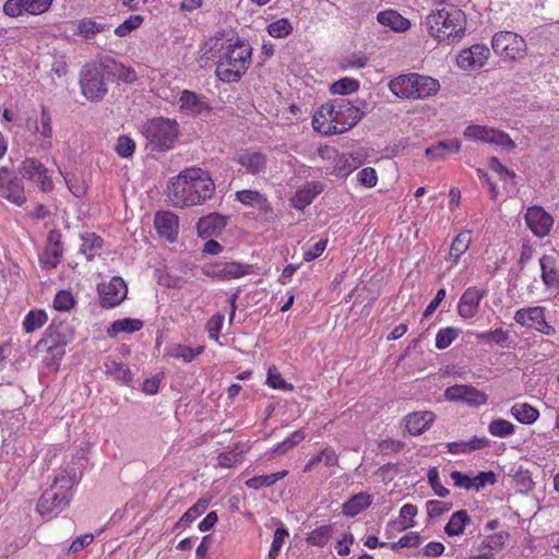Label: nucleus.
<instances>
[{
  "instance_id": "393cba45",
  "label": "nucleus",
  "mask_w": 559,
  "mask_h": 559,
  "mask_svg": "<svg viewBox=\"0 0 559 559\" xmlns=\"http://www.w3.org/2000/svg\"><path fill=\"white\" fill-rule=\"evenodd\" d=\"M485 294L483 289L468 287L460 298L457 305L459 314L464 319L474 318L478 312L480 301Z\"/></svg>"
},
{
  "instance_id": "09e8293b",
  "label": "nucleus",
  "mask_w": 559,
  "mask_h": 559,
  "mask_svg": "<svg viewBox=\"0 0 559 559\" xmlns=\"http://www.w3.org/2000/svg\"><path fill=\"white\" fill-rule=\"evenodd\" d=\"M104 28V25L98 24L93 20L83 19L79 21L75 34L86 39H91L98 33L103 32Z\"/></svg>"
},
{
  "instance_id": "6e6552de",
  "label": "nucleus",
  "mask_w": 559,
  "mask_h": 559,
  "mask_svg": "<svg viewBox=\"0 0 559 559\" xmlns=\"http://www.w3.org/2000/svg\"><path fill=\"white\" fill-rule=\"evenodd\" d=\"M491 47L503 61L523 59L527 49L526 40L518 33L510 31L496 33L491 40Z\"/></svg>"
},
{
  "instance_id": "2eb2a0df",
  "label": "nucleus",
  "mask_w": 559,
  "mask_h": 559,
  "mask_svg": "<svg viewBox=\"0 0 559 559\" xmlns=\"http://www.w3.org/2000/svg\"><path fill=\"white\" fill-rule=\"evenodd\" d=\"M52 0H7L3 4V13L10 17L23 14L40 15L49 10Z\"/></svg>"
},
{
  "instance_id": "8fccbe9b",
  "label": "nucleus",
  "mask_w": 559,
  "mask_h": 559,
  "mask_svg": "<svg viewBox=\"0 0 559 559\" xmlns=\"http://www.w3.org/2000/svg\"><path fill=\"white\" fill-rule=\"evenodd\" d=\"M293 32V25L288 19H278L267 25V33L274 38H284Z\"/></svg>"
},
{
  "instance_id": "c9c22d12",
  "label": "nucleus",
  "mask_w": 559,
  "mask_h": 559,
  "mask_svg": "<svg viewBox=\"0 0 559 559\" xmlns=\"http://www.w3.org/2000/svg\"><path fill=\"white\" fill-rule=\"evenodd\" d=\"M225 226V218L216 213L200 218L198 222V231L202 237H209Z\"/></svg>"
},
{
  "instance_id": "c85d7f7f",
  "label": "nucleus",
  "mask_w": 559,
  "mask_h": 559,
  "mask_svg": "<svg viewBox=\"0 0 559 559\" xmlns=\"http://www.w3.org/2000/svg\"><path fill=\"white\" fill-rule=\"evenodd\" d=\"M377 21L383 26L390 27L395 32H405L411 27V22L395 10L379 12Z\"/></svg>"
},
{
  "instance_id": "680f3d73",
  "label": "nucleus",
  "mask_w": 559,
  "mask_h": 559,
  "mask_svg": "<svg viewBox=\"0 0 559 559\" xmlns=\"http://www.w3.org/2000/svg\"><path fill=\"white\" fill-rule=\"evenodd\" d=\"M224 316L216 313L212 316L205 325V330L209 334V337L215 342H218L219 333L223 328Z\"/></svg>"
},
{
  "instance_id": "f03ea898",
  "label": "nucleus",
  "mask_w": 559,
  "mask_h": 559,
  "mask_svg": "<svg viewBox=\"0 0 559 559\" xmlns=\"http://www.w3.org/2000/svg\"><path fill=\"white\" fill-rule=\"evenodd\" d=\"M79 481L80 476L74 466H61L56 471L50 487L39 497L36 511L41 516L56 518L69 508Z\"/></svg>"
},
{
  "instance_id": "864d4df0",
  "label": "nucleus",
  "mask_w": 559,
  "mask_h": 559,
  "mask_svg": "<svg viewBox=\"0 0 559 559\" xmlns=\"http://www.w3.org/2000/svg\"><path fill=\"white\" fill-rule=\"evenodd\" d=\"M242 462V450H238V447L231 451L221 453L217 456V464L224 468H231L239 465Z\"/></svg>"
},
{
  "instance_id": "473e14b6",
  "label": "nucleus",
  "mask_w": 559,
  "mask_h": 559,
  "mask_svg": "<svg viewBox=\"0 0 559 559\" xmlns=\"http://www.w3.org/2000/svg\"><path fill=\"white\" fill-rule=\"evenodd\" d=\"M469 523L471 518L466 510L456 511L451 515L444 527V532L451 537L461 536L464 533L466 525Z\"/></svg>"
},
{
  "instance_id": "0e129e2a",
  "label": "nucleus",
  "mask_w": 559,
  "mask_h": 559,
  "mask_svg": "<svg viewBox=\"0 0 559 559\" xmlns=\"http://www.w3.org/2000/svg\"><path fill=\"white\" fill-rule=\"evenodd\" d=\"M74 305L73 296L68 290H60L56 294L53 299V308L59 311H68Z\"/></svg>"
},
{
  "instance_id": "a18cd8bd",
  "label": "nucleus",
  "mask_w": 559,
  "mask_h": 559,
  "mask_svg": "<svg viewBox=\"0 0 559 559\" xmlns=\"http://www.w3.org/2000/svg\"><path fill=\"white\" fill-rule=\"evenodd\" d=\"M333 535L332 525H322L311 531L307 537V542L310 545L323 547L328 544Z\"/></svg>"
},
{
  "instance_id": "a19ab883",
  "label": "nucleus",
  "mask_w": 559,
  "mask_h": 559,
  "mask_svg": "<svg viewBox=\"0 0 559 559\" xmlns=\"http://www.w3.org/2000/svg\"><path fill=\"white\" fill-rule=\"evenodd\" d=\"M508 538L509 534L507 532L488 535L480 542L481 549L488 550L496 556L504 548Z\"/></svg>"
},
{
  "instance_id": "4be33fe9",
  "label": "nucleus",
  "mask_w": 559,
  "mask_h": 559,
  "mask_svg": "<svg viewBox=\"0 0 559 559\" xmlns=\"http://www.w3.org/2000/svg\"><path fill=\"white\" fill-rule=\"evenodd\" d=\"M540 277L545 288L551 293L559 292V255L544 254L539 258Z\"/></svg>"
},
{
  "instance_id": "f3484780",
  "label": "nucleus",
  "mask_w": 559,
  "mask_h": 559,
  "mask_svg": "<svg viewBox=\"0 0 559 559\" xmlns=\"http://www.w3.org/2000/svg\"><path fill=\"white\" fill-rule=\"evenodd\" d=\"M234 160L243 168L246 174L252 176L264 174L269 162L265 153L252 148L239 151Z\"/></svg>"
},
{
  "instance_id": "de8ad7c7",
  "label": "nucleus",
  "mask_w": 559,
  "mask_h": 559,
  "mask_svg": "<svg viewBox=\"0 0 559 559\" xmlns=\"http://www.w3.org/2000/svg\"><path fill=\"white\" fill-rule=\"evenodd\" d=\"M209 506L205 499L198 500L191 508H189L178 521V525L187 526L192 523L197 518L203 514Z\"/></svg>"
},
{
  "instance_id": "1a4fd4ad",
  "label": "nucleus",
  "mask_w": 559,
  "mask_h": 559,
  "mask_svg": "<svg viewBox=\"0 0 559 559\" xmlns=\"http://www.w3.org/2000/svg\"><path fill=\"white\" fill-rule=\"evenodd\" d=\"M106 73L102 63L88 64L81 72L80 85L82 94L91 102H99L107 94Z\"/></svg>"
},
{
  "instance_id": "9b49d317",
  "label": "nucleus",
  "mask_w": 559,
  "mask_h": 559,
  "mask_svg": "<svg viewBox=\"0 0 559 559\" xmlns=\"http://www.w3.org/2000/svg\"><path fill=\"white\" fill-rule=\"evenodd\" d=\"M514 321L521 326L552 336L555 328L546 321V308L542 306L525 307L515 311Z\"/></svg>"
},
{
  "instance_id": "9d476101",
  "label": "nucleus",
  "mask_w": 559,
  "mask_h": 559,
  "mask_svg": "<svg viewBox=\"0 0 559 559\" xmlns=\"http://www.w3.org/2000/svg\"><path fill=\"white\" fill-rule=\"evenodd\" d=\"M464 136L471 141L493 144L511 152L516 145L510 135L501 130L479 124H471L464 130Z\"/></svg>"
},
{
  "instance_id": "e2e57ef3",
  "label": "nucleus",
  "mask_w": 559,
  "mask_h": 559,
  "mask_svg": "<svg viewBox=\"0 0 559 559\" xmlns=\"http://www.w3.org/2000/svg\"><path fill=\"white\" fill-rule=\"evenodd\" d=\"M427 479L432 490L438 497L445 498L449 495V489L443 487L440 483L439 471L437 467H430L427 473Z\"/></svg>"
},
{
  "instance_id": "bb28decb",
  "label": "nucleus",
  "mask_w": 559,
  "mask_h": 559,
  "mask_svg": "<svg viewBox=\"0 0 559 559\" xmlns=\"http://www.w3.org/2000/svg\"><path fill=\"white\" fill-rule=\"evenodd\" d=\"M179 108L182 112L190 116L201 115L209 109L204 96L198 95L194 92L185 90L179 97Z\"/></svg>"
},
{
  "instance_id": "f704fd0d",
  "label": "nucleus",
  "mask_w": 559,
  "mask_h": 559,
  "mask_svg": "<svg viewBox=\"0 0 559 559\" xmlns=\"http://www.w3.org/2000/svg\"><path fill=\"white\" fill-rule=\"evenodd\" d=\"M510 414L521 424L531 425L535 423L539 417V412L528 403L514 404Z\"/></svg>"
},
{
  "instance_id": "a211bd4d",
  "label": "nucleus",
  "mask_w": 559,
  "mask_h": 559,
  "mask_svg": "<svg viewBox=\"0 0 559 559\" xmlns=\"http://www.w3.org/2000/svg\"><path fill=\"white\" fill-rule=\"evenodd\" d=\"M99 302L104 308H114L127 297V285L121 277H112L108 283L99 286Z\"/></svg>"
},
{
  "instance_id": "ea45409f",
  "label": "nucleus",
  "mask_w": 559,
  "mask_h": 559,
  "mask_svg": "<svg viewBox=\"0 0 559 559\" xmlns=\"http://www.w3.org/2000/svg\"><path fill=\"white\" fill-rule=\"evenodd\" d=\"M82 245L80 248L87 260H92L103 247V239L94 233H87L82 236Z\"/></svg>"
},
{
  "instance_id": "f8f14e48",
  "label": "nucleus",
  "mask_w": 559,
  "mask_h": 559,
  "mask_svg": "<svg viewBox=\"0 0 559 559\" xmlns=\"http://www.w3.org/2000/svg\"><path fill=\"white\" fill-rule=\"evenodd\" d=\"M0 197L17 206L27 200L23 179L12 175L7 167L0 168Z\"/></svg>"
},
{
  "instance_id": "cd10ccee",
  "label": "nucleus",
  "mask_w": 559,
  "mask_h": 559,
  "mask_svg": "<svg viewBox=\"0 0 559 559\" xmlns=\"http://www.w3.org/2000/svg\"><path fill=\"white\" fill-rule=\"evenodd\" d=\"M323 191V186L319 181L306 182L292 199V204L297 210H302L308 206L316 195Z\"/></svg>"
},
{
  "instance_id": "052dcab7",
  "label": "nucleus",
  "mask_w": 559,
  "mask_h": 559,
  "mask_svg": "<svg viewBox=\"0 0 559 559\" xmlns=\"http://www.w3.org/2000/svg\"><path fill=\"white\" fill-rule=\"evenodd\" d=\"M142 22L143 17L141 15H131L115 28V34L119 37H124L133 29L138 28Z\"/></svg>"
},
{
  "instance_id": "13d9d810",
  "label": "nucleus",
  "mask_w": 559,
  "mask_h": 559,
  "mask_svg": "<svg viewBox=\"0 0 559 559\" xmlns=\"http://www.w3.org/2000/svg\"><path fill=\"white\" fill-rule=\"evenodd\" d=\"M135 142L130 136L120 135L115 145V150L120 157L128 158L133 155L135 151Z\"/></svg>"
},
{
  "instance_id": "69168bd1",
  "label": "nucleus",
  "mask_w": 559,
  "mask_h": 559,
  "mask_svg": "<svg viewBox=\"0 0 559 559\" xmlns=\"http://www.w3.org/2000/svg\"><path fill=\"white\" fill-rule=\"evenodd\" d=\"M496 483V474L491 471L480 472L475 477H471V489L480 490L489 484Z\"/></svg>"
},
{
  "instance_id": "e433bc0d",
  "label": "nucleus",
  "mask_w": 559,
  "mask_h": 559,
  "mask_svg": "<svg viewBox=\"0 0 559 559\" xmlns=\"http://www.w3.org/2000/svg\"><path fill=\"white\" fill-rule=\"evenodd\" d=\"M143 328V322L139 319L124 318L114 321L107 329L109 337H116L119 333H133Z\"/></svg>"
},
{
  "instance_id": "72a5a7b5",
  "label": "nucleus",
  "mask_w": 559,
  "mask_h": 559,
  "mask_svg": "<svg viewBox=\"0 0 559 559\" xmlns=\"http://www.w3.org/2000/svg\"><path fill=\"white\" fill-rule=\"evenodd\" d=\"M204 352V346L199 345L194 348L187 345L177 344L166 349L165 355L171 358L182 359L189 364Z\"/></svg>"
},
{
  "instance_id": "b1692460",
  "label": "nucleus",
  "mask_w": 559,
  "mask_h": 559,
  "mask_svg": "<svg viewBox=\"0 0 559 559\" xmlns=\"http://www.w3.org/2000/svg\"><path fill=\"white\" fill-rule=\"evenodd\" d=\"M435 420V413L430 411H420L406 415L403 418V424L411 436H420L431 427Z\"/></svg>"
},
{
  "instance_id": "49530a36",
  "label": "nucleus",
  "mask_w": 559,
  "mask_h": 559,
  "mask_svg": "<svg viewBox=\"0 0 559 559\" xmlns=\"http://www.w3.org/2000/svg\"><path fill=\"white\" fill-rule=\"evenodd\" d=\"M359 82L352 78H342L330 86V92L335 95H347L357 92Z\"/></svg>"
},
{
  "instance_id": "79ce46f5",
  "label": "nucleus",
  "mask_w": 559,
  "mask_h": 559,
  "mask_svg": "<svg viewBox=\"0 0 559 559\" xmlns=\"http://www.w3.org/2000/svg\"><path fill=\"white\" fill-rule=\"evenodd\" d=\"M287 471H281L269 475L253 476L246 480V486L250 489L255 490L262 487H269L275 484L277 480L283 479L287 475Z\"/></svg>"
},
{
  "instance_id": "58836bf2",
  "label": "nucleus",
  "mask_w": 559,
  "mask_h": 559,
  "mask_svg": "<svg viewBox=\"0 0 559 559\" xmlns=\"http://www.w3.org/2000/svg\"><path fill=\"white\" fill-rule=\"evenodd\" d=\"M35 131L41 139V147L50 148L52 138L51 117L45 109L41 111L40 119L36 123Z\"/></svg>"
},
{
  "instance_id": "7ed1b4c3",
  "label": "nucleus",
  "mask_w": 559,
  "mask_h": 559,
  "mask_svg": "<svg viewBox=\"0 0 559 559\" xmlns=\"http://www.w3.org/2000/svg\"><path fill=\"white\" fill-rule=\"evenodd\" d=\"M362 118L360 109L345 98L322 105L312 117V127L323 135L343 133Z\"/></svg>"
},
{
  "instance_id": "423d86ee",
  "label": "nucleus",
  "mask_w": 559,
  "mask_h": 559,
  "mask_svg": "<svg viewBox=\"0 0 559 559\" xmlns=\"http://www.w3.org/2000/svg\"><path fill=\"white\" fill-rule=\"evenodd\" d=\"M151 152L164 153L173 150L178 141L180 130L176 119L157 117L148 119L141 127Z\"/></svg>"
},
{
  "instance_id": "5fc2aeb1",
  "label": "nucleus",
  "mask_w": 559,
  "mask_h": 559,
  "mask_svg": "<svg viewBox=\"0 0 559 559\" xmlns=\"http://www.w3.org/2000/svg\"><path fill=\"white\" fill-rule=\"evenodd\" d=\"M106 372L110 374L115 380L129 382L131 380V372L128 367L123 364L109 361L105 365Z\"/></svg>"
},
{
  "instance_id": "774afa93",
  "label": "nucleus",
  "mask_w": 559,
  "mask_h": 559,
  "mask_svg": "<svg viewBox=\"0 0 559 559\" xmlns=\"http://www.w3.org/2000/svg\"><path fill=\"white\" fill-rule=\"evenodd\" d=\"M357 179L362 186L372 188L378 182L377 171L372 167L362 168L358 171Z\"/></svg>"
},
{
  "instance_id": "6ab92c4d",
  "label": "nucleus",
  "mask_w": 559,
  "mask_h": 559,
  "mask_svg": "<svg viewBox=\"0 0 559 559\" xmlns=\"http://www.w3.org/2000/svg\"><path fill=\"white\" fill-rule=\"evenodd\" d=\"M489 55L490 50L486 45L475 44L468 48L462 49L457 56L456 62L462 70H476L487 62Z\"/></svg>"
},
{
  "instance_id": "2f4dec72",
  "label": "nucleus",
  "mask_w": 559,
  "mask_h": 559,
  "mask_svg": "<svg viewBox=\"0 0 559 559\" xmlns=\"http://www.w3.org/2000/svg\"><path fill=\"white\" fill-rule=\"evenodd\" d=\"M372 502V498L367 492L354 495L348 501L343 503L342 511L347 516H355L366 510Z\"/></svg>"
},
{
  "instance_id": "bf43d9fd",
  "label": "nucleus",
  "mask_w": 559,
  "mask_h": 559,
  "mask_svg": "<svg viewBox=\"0 0 559 559\" xmlns=\"http://www.w3.org/2000/svg\"><path fill=\"white\" fill-rule=\"evenodd\" d=\"M266 383L269 386L273 389H278L283 391H292L294 388L290 383L286 382L282 378L281 373L277 371L275 367L269 368Z\"/></svg>"
},
{
  "instance_id": "412c9836",
  "label": "nucleus",
  "mask_w": 559,
  "mask_h": 559,
  "mask_svg": "<svg viewBox=\"0 0 559 559\" xmlns=\"http://www.w3.org/2000/svg\"><path fill=\"white\" fill-rule=\"evenodd\" d=\"M237 37L238 36L235 34L225 31L216 32L202 44L200 53L206 60L214 58L219 59V56L227 50V47L231 45V41H235Z\"/></svg>"
},
{
  "instance_id": "603ef678",
  "label": "nucleus",
  "mask_w": 559,
  "mask_h": 559,
  "mask_svg": "<svg viewBox=\"0 0 559 559\" xmlns=\"http://www.w3.org/2000/svg\"><path fill=\"white\" fill-rule=\"evenodd\" d=\"M62 255V249L58 241L53 245H50L41 254L40 261L48 269H53L58 265L60 258Z\"/></svg>"
},
{
  "instance_id": "3c124183",
  "label": "nucleus",
  "mask_w": 559,
  "mask_h": 559,
  "mask_svg": "<svg viewBox=\"0 0 559 559\" xmlns=\"http://www.w3.org/2000/svg\"><path fill=\"white\" fill-rule=\"evenodd\" d=\"M459 335L460 330L456 328L448 326L440 329L436 335V347L438 349L448 348Z\"/></svg>"
},
{
  "instance_id": "a878e982",
  "label": "nucleus",
  "mask_w": 559,
  "mask_h": 559,
  "mask_svg": "<svg viewBox=\"0 0 559 559\" xmlns=\"http://www.w3.org/2000/svg\"><path fill=\"white\" fill-rule=\"evenodd\" d=\"M154 225L159 236L165 237L170 242L176 240L178 235V217L174 213H157Z\"/></svg>"
},
{
  "instance_id": "4c0bfd02",
  "label": "nucleus",
  "mask_w": 559,
  "mask_h": 559,
  "mask_svg": "<svg viewBox=\"0 0 559 559\" xmlns=\"http://www.w3.org/2000/svg\"><path fill=\"white\" fill-rule=\"evenodd\" d=\"M236 200L247 206H257L260 210H269L266 198L257 190H241L236 193Z\"/></svg>"
},
{
  "instance_id": "c03bdc74",
  "label": "nucleus",
  "mask_w": 559,
  "mask_h": 559,
  "mask_svg": "<svg viewBox=\"0 0 559 559\" xmlns=\"http://www.w3.org/2000/svg\"><path fill=\"white\" fill-rule=\"evenodd\" d=\"M488 431L493 437L507 438L515 432V426L507 419L497 418L489 423Z\"/></svg>"
},
{
  "instance_id": "c756f323",
  "label": "nucleus",
  "mask_w": 559,
  "mask_h": 559,
  "mask_svg": "<svg viewBox=\"0 0 559 559\" xmlns=\"http://www.w3.org/2000/svg\"><path fill=\"white\" fill-rule=\"evenodd\" d=\"M361 160L353 154H336L333 159L332 173L337 177H347L359 167Z\"/></svg>"
},
{
  "instance_id": "aec40b11",
  "label": "nucleus",
  "mask_w": 559,
  "mask_h": 559,
  "mask_svg": "<svg viewBox=\"0 0 559 559\" xmlns=\"http://www.w3.org/2000/svg\"><path fill=\"white\" fill-rule=\"evenodd\" d=\"M524 218L527 227L538 238L547 236L554 225L552 216L537 205L528 207Z\"/></svg>"
},
{
  "instance_id": "39448f33",
  "label": "nucleus",
  "mask_w": 559,
  "mask_h": 559,
  "mask_svg": "<svg viewBox=\"0 0 559 559\" xmlns=\"http://www.w3.org/2000/svg\"><path fill=\"white\" fill-rule=\"evenodd\" d=\"M252 58L250 44L237 37L216 60V75L224 83L238 82L249 69Z\"/></svg>"
},
{
  "instance_id": "6e6d98bb",
  "label": "nucleus",
  "mask_w": 559,
  "mask_h": 559,
  "mask_svg": "<svg viewBox=\"0 0 559 559\" xmlns=\"http://www.w3.org/2000/svg\"><path fill=\"white\" fill-rule=\"evenodd\" d=\"M306 438V433L302 429L296 430L290 433L283 442L278 443L273 450V453L284 454L289 449L299 444Z\"/></svg>"
},
{
  "instance_id": "dca6fc26",
  "label": "nucleus",
  "mask_w": 559,
  "mask_h": 559,
  "mask_svg": "<svg viewBox=\"0 0 559 559\" xmlns=\"http://www.w3.org/2000/svg\"><path fill=\"white\" fill-rule=\"evenodd\" d=\"M21 174L24 178L33 181L44 192H48L53 189V182L49 175V170L35 158H26L22 163Z\"/></svg>"
},
{
  "instance_id": "20e7f679",
  "label": "nucleus",
  "mask_w": 559,
  "mask_h": 559,
  "mask_svg": "<svg viewBox=\"0 0 559 559\" xmlns=\"http://www.w3.org/2000/svg\"><path fill=\"white\" fill-rule=\"evenodd\" d=\"M428 34L439 44L459 43L466 33L467 19L463 10L445 5L432 10L425 20Z\"/></svg>"
},
{
  "instance_id": "ddd939ff",
  "label": "nucleus",
  "mask_w": 559,
  "mask_h": 559,
  "mask_svg": "<svg viewBox=\"0 0 559 559\" xmlns=\"http://www.w3.org/2000/svg\"><path fill=\"white\" fill-rule=\"evenodd\" d=\"M444 397L450 402H461L471 407L483 406L487 404L488 400V396L484 391L467 384H455L447 388Z\"/></svg>"
},
{
  "instance_id": "4d7b16f0",
  "label": "nucleus",
  "mask_w": 559,
  "mask_h": 559,
  "mask_svg": "<svg viewBox=\"0 0 559 559\" xmlns=\"http://www.w3.org/2000/svg\"><path fill=\"white\" fill-rule=\"evenodd\" d=\"M417 507L411 503H406L400 509L399 522L402 530L415 525L414 518L417 515Z\"/></svg>"
},
{
  "instance_id": "5701e85b",
  "label": "nucleus",
  "mask_w": 559,
  "mask_h": 559,
  "mask_svg": "<svg viewBox=\"0 0 559 559\" xmlns=\"http://www.w3.org/2000/svg\"><path fill=\"white\" fill-rule=\"evenodd\" d=\"M106 79L117 83L133 84L138 80L135 70L129 66L120 63L111 58H105L100 61Z\"/></svg>"
},
{
  "instance_id": "0eeeda50",
  "label": "nucleus",
  "mask_w": 559,
  "mask_h": 559,
  "mask_svg": "<svg viewBox=\"0 0 559 559\" xmlns=\"http://www.w3.org/2000/svg\"><path fill=\"white\" fill-rule=\"evenodd\" d=\"M393 95L402 99H424L440 91L437 79L416 72L401 74L389 82Z\"/></svg>"
},
{
  "instance_id": "7c9ffc66",
  "label": "nucleus",
  "mask_w": 559,
  "mask_h": 559,
  "mask_svg": "<svg viewBox=\"0 0 559 559\" xmlns=\"http://www.w3.org/2000/svg\"><path fill=\"white\" fill-rule=\"evenodd\" d=\"M472 242V233L469 230H462L452 241L449 258L451 266L455 265L459 259L468 250Z\"/></svg>"
},
{
  "instance_id": "f257e3e1",
  "label": "nucleus",
  "mask_w": 559,
  "mask_h": 559,
  "mask_svg": "<svg viewBox=\"0 0 559 559\" xmlns=\"http://www.w3.org/2000/svg\"><path fill=\"white\" fill-rule=\"evenodd\" d=\"M215 192V185L207 171L201 168L182 170L168 187V199L176 207L203 204Z\"/></svg>"
},
{
  "instance_id": "338daca9",
  "label": "nucleus",
  "mask_w": 559,
  "mask_h": 559,
  "mask_svg": "<svg viewBox=\"0 0 559 559\" xmlns=\"http://www.w3.org/2000/svg\"><path fill=\"white\" fill-rule=\"evenodd\" d=\"M368 57L361 53H353L345 58L342 62V69H362L368 63Z\"/></svg>"
},
{
  "instance_id": "4468645a",
  "label": "nucleus",
  "mask_w": 559,
  "mask_h": 559,
  "mask_svg": "<svg viewBox=\"0 0 559 559\" xmlns=\"http://www.w3.org/2000/svg\"><path fill=\"white\" fill-rule=\"evenodd\" d=\"M251 266L238 262L218 261L215 263L205 264L202 267V273L212 278L221 281H229L239 278L250 273Z\"/></svg>"
},
{
  "instance_id": "37998d69",
  "label": "nucleus",
  "mask_w": 559,
  "mask_h": 559,
  "mask_svg": "<svg viewBox=\"0 0 559 559\" xmlns=\"http://www.w3.org/2000/svg\"><path fill=\"white\" fill-rule=\"evenodd\" d=\"M48 320L47 313L44 310H31L23 320V329L26 333H33L40 329Z\"/></svg>"
}]
</instances>
